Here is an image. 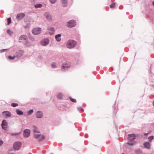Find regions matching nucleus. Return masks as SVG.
<instances>
[{"label":"nucleus","mask_w":154,"mask_h":154,"mask_svg":"<svg viewBox=\"0 0 154 154\" xmlns=\"http://www.w3.org/2000/svg\"><path fill=\"white\" fill-rule=\"evenodd\" d=\"M2 115L5 117H10L11 116V114L9 112L6 111L2 112Z\"/></svg>","instance_id":"nucleus-9"},{"label":"nucleus","mask_w":154,"mask_h":154,"mask_svg":"<svg viewBox=\"0 0 154 154\" xmlns=\"http://www.w3.org/2000/svg\"><path fill=\"white\" fill-rule=\"evenodd\" d=\"M42 5L41 4H37L35 5V8H40L42 7Z\"/></svg>","instance_id":"nucleus-24"},{"label":"nucleus","mask_w":154,"mask_h":154,"mask_svg":"<svg viewBox=\"0 0 154 154\" xmlns=\"http://www.w3.org/2000/svg\"><path fill=\"white\" fill-rule=\"evenodd\" d=\"M144 147L147 149H150V145L149 143L148 142H145L143 143Z\"/></svg>","instance_id":"nucleus-16"},{"label":"nucleus","mask_w":154,"mask_h":154,"mask_svg":"<svg viewBox=\"0 0 154 154\" xmlns=\"http://www.w3.org/2000/svg\"><path fill=\"white\" fill-rule=\"evenodd\" d=\"M33 112V110L31 109L29 110L28 112V115H30Z\"/></svg>","instance_id":"nucleus-30"},{"label":"nucleus","mask_w":154,"mask_h":154,"mask_svg":"<svg viewBox=\"0 0 154 154\" xmlns=\"http://www.w3.org/2000/svg\"><path fill=\"white\" fill-rule=\"evenodd\" d=\"M33 131L34 133H38V132H40L38 128L35 126L33 127Z\"/></svg>","instance_id":"nucleus-20"},{"label":"nucleus","mask_w":154,"mask_h":154,"mask_svg":"<svg viewBox=\"0 0 154 154\" xmlns=\"http://www.w3.org/2000/svg\"><path fill=\"white\" fill-rule=\"evenodd\" d=\"M128 143L129 145H133L135 144H136V143L135 142H131V141H129L128 142Z\"/></svg>","instance_id":"nucleus-25"},{"label":"nucleus","mask_w":154,"mask_h":154,"mask_svg":"<svg viewBox=\"0 0 154 154\" xmlns=\"http://www.w3.org/2000/svg\"><path fill=\"white\" fill-rule=\"evenodd\" d=\"M152 5L154 6V1L152 2Z\"/></svg>","instance_id":"nucleus-41"},{"label":"nucleus","mask_w":154,"mask_h":154,"mask_svg":"<svg viewBox=\"0 0 154 154\" xmlns=\"http://www.w3.org/2000/svg\"><path fill=\"white\" fill-rule=\"evenodd\" d=\"M51 66L55 68L56 67V65L55 63H53L51 64Z\"/></svg>","instance_id":"nucleus-36"},{"label":"nucleus","mask_w":154,"mask_h":154,"mask_svg":"<svg viewBox=\"0 0 154 154\" xmlns=\"http://www.w3.org/2000/svg\"><path fill=\"white\" fill-rule=\"evenodd\" d=\"M49 32L50 34H53L54 32V30L53 28H50L49 29Z\"/></svg>","instance_id":"nucleus-21"},{"label":"nucleus","mask_w":154,"mask_h":154,"mask_svg":"<svg viewBox=\"0 0 154 154\" xmlns=\"http://www.w3.org/2000/svg\"><path fill=\"white\" fill-rule=\"evenodd\" d=\"M7 50H8L7 49H2V50H0V51L1 52H4L7 51Z\"/></svg>","instance_id":"nucleus-37"},{"label":"nucleus","mask_w":154,"mask_h":154,"mask_svg":"<svg viewBox=\"0 0 154 154\" xmlns=\"http://www.w3.org/2000/svg\"><path fill=\"white\" fill-rule=\"evenodd\" d=\"M41 29L40 28H36L34 29L32 31V33L34 35H38L40 33Z\"/></svg>","instance_id":"nucleus-6"},{"label":"nucleus","mask_w":154,"mask_h":154,"mask_svg":"<svg viewBox=\"0 0 154 154\" xmlns=\"http://www.w3.org/2000/svg\"><path fill=\"white\" fill-rule=\"evenodd\" d=\"M135 135L134 134H128V139L129 141H132L135 139Z\"/></svg>","instance_id":"nucleus-8"},{"label":"nucleus","mask_w":154,"mask_h":154,"mask_svg":"<svg viewBox=\"0 0 154 154\" xmlns=\"http://www.w3.org/2000/svg\"><path fill=\"white\" fill-rule=\"evenodd\" d=\"M70 100L73 102H76V100L75 99L73 98H70Z\"/></svg>","instance_id":"nucleus-35"},{"label":"nucleus","mask_w":154,"mask_h":154,"mask_svg":"<svg viewBox=\"0 0 154 154\" xmlns=\"http://www.w3.org/2000/svg\"><path fill=\"white\" fill-rule=\"evenodd\" d=\"M115 5V3H112L110 6V7L111 8H114Z\"/></svg>","instance_id":"nucleus-32"},{"label":"nucleus","mask_w":154,"mask_h":154,"mask_svg":"<svg viewBox=\"0 0 154 154\" xmlns=\"http://www.w3.org/2000/svg\"><path fill=\"white\" fill-rule=\"evenodd\" d=\"M57 97L58 99H60L63 98V95L62 94L59 93L57 95Z\"/></svg>","instance_id":"nucleus-23"},{"label":"nucleus","mask_w":154,"mask_h":154,"mask_svg":"<svg viewBox=\"0 0 154 154\" xmlns=\"http://www.w3.org/2000/svg\"><path fill=\"white\" fill-rule=\"evenodd\" d=\"M7 32L8 34H9L10 35H11L13 33V32L11 31L10 30V29H8L7 30Z\"/></svg>","instance_id":"nucleus-27"},{"label":"nucleus","mask_w":154,"mask_h":154,"mask_svg":"<svg viewBox=\"0 0 154 154\" xmlns=\"http://www.w3.org/2000/svg\"><path fill=\"white\" fill-rule=\"evenodd\" d=\"M45 17L48 21H50L52 20V17L48 13H46L44 14Z\"/></svg>","instance_id":"nucleus-12"},{"label":"nucleus","mask_w":154,"mask_h":154,"mask_svg":"<svg viewBox=\"0 0 154 154\" xmlns=\"http://www.w3.org/2000/svg\"><path fill=\"white\" fill-rule=\"evenodd\" d=\"M2 128L5 130H6L8 128V123L5 120H4L2 122Z\"/></svg>","instance_id":"nucleus-7"},{"label":"nucleus","mask_w":154,"mask_h":154,"mask_svg":"<svg viewBox=\"0 0 154 154\" xmlns=\"http://www.w3.org/2000/svg\"><path fill=\"white\" fill-rule=\"evenodd\" d=\"M49 42V41L48 39H44L41 42V45L43 46H46L48 44Z\"/></svg>","instance_id":"nucleus-11"},{"label":"nucleus","mask_w":154,"mask_h":154,"mask_svg":"<svg viewBox=\"0 0 154 154\" xmlns=\"http://www.w3.org/2000/svg\"><path fill=\"white\" fill-rule=\"evenodd\" d=\"M70 66L67 64H63L62 66V69L65 70L66 69L69 68Z\"/></svg>","instance_id":"nucleus-18"},{"label":"nucleus","mask_w":154,"mask_h":154,"mask_svg":"<svg viewBox=\"0 0 154 154\" xmlns=\"http://www.w3.org/2000/svg\"><path fill=\"white\" fill-rule=\"evenodd\" d=\"M76 22L74 20H71L69 21L66 24L67 27L69 28H72L76 25Z\"/></svg>","instance_id":"nucleus-3"},{"label":"nucleus","mask_w":154,"mask_h":154,"mask_svg":"<svg viewBox=\"0 0 154 154\" xmlns=\"http://www.w3.org/2000/svg\"><path fill=\"white\" fill-rule=\"evenodd\" d=\"M28 27V26H24V27L25 28H27V27Z\"/></svg>","instance_id":"nucleus-40"},{"label":"nucleus","mask_w":154,"mask_h":154,"mask_svg":"<svg viewBox=\"0 0 154 154\" xmlns=\"http://www.w3.org/2000/svg\"><path fill=\"white\" fill-rule=\"evenodd\" d=\"M21 146V143L20 142H15L13 145L14 149L16 150H19Z\"/></svg>","instance_id":"nucleus-4"},{"label":"nucleus","mask_w":154,"mask_h":154,"mask_svg":"<svg viewBox=\"0 0 154 154\" xmlns=\"http://www.w3.org/2000/svg\"><path fill=\"white\" fill-rule=\"evenodd\" d=\"M61 2L63 6L66 7L67 5L68 0H61Z\"/></svg>","instance_id":"nucleus-15"},{"label":"nucleus","mask_w":154,"mask_h":154,"mask_svg":"<svg viewBox=\"0 0 154 154\" xmlns=\"http://www.w3.org/2000/svg\"><path fill=\"white\" fill-rule=\"evenodd\" d=\"M25 14L23 13H20L17 14L16 19L17 20H20L23 19L25 16Z\"/></svg>","instance_id":"nucleus-10"},{"label":"nucleus","mask_w":154,"mask_h":154,"mask_svg":"<svg viewBox=\"0 0 154 154\" xmlns=\"http://www.w3.org/2000/svg\"><path fill=\"white\" fill-rule=\"evenodd\" d=\"M8 25H9L11 22V17L7 19Z\"/></svg>","instance_id":"nucleus-28"},{"label":"nucleus","mask_w":154,"mask_h":154,"mask_svg":"<svg viewBox=\"0 0 154 154\" xmlns=\"http://www.w3.org/2000/svg\"><path fill=\"white\" fill-rule=\"evenodd\" d=\"M23 51L22 50H19L17 53V56L18 57H21L23 55Z\"/></svg>","instance_id":"nucleus-17"},{"label":"nucleus","mask_w":154,"mask_h":154,"mask_svg":"<svg viewBox=\"0 0 154 154\" xmlns=\"http://www.w3.org/2000/svg\"><path fill=\"white\" fill-rule=\"evenodd\" d=\"M15 57V56H14L13 57H12L11 56H10L8 57V58L9 60H13L14 59Z\"/></svg>","instance_id":"nucleus-29"},{"label":"nucleus","mask_w":154,"mask_h":154,"mask_svg":"<svg viewBox=\"0 0 154 154\" xmlns=\"http://www.w3.org/2000/svg\"><path fill=\"white\" fill-rule=\"evenodd\" d=\"M33 136L36 139L38 138L39 141L43 140L45 138V136L43 135H41L40 132H38V133H34Z\"/></svg>","instance_id":"nucleus-2"},{"label":"nucleus","mask_w":154,"mask_h":154,"mask_svg":"<svg viewBox=\"0 0 154 154\" xmlns=\"http://www.w3.org/2000/svg\"><path fill=\"white\" fill-rule=\"evenodd\" d=\"M21 133H11V134L12 136H15V135H17Z\"/></svg>","instance_id":"nucleus-31"},{"label":"nucleus","mask_w":154,"mask_h":154,"mask_svg":"<svg viewBox=\"0 0 154 154\" xmlns=\"http://www.w3.org/2000/svg\"><path fill=\"white\" fill-rule=\"evenodd\" d=\"M153 138V136H151L150 137H148V139L149 140V141H151L152 140Z\"/></svg>","instance_id":"nucleus-34"},{"label":"nucleus","mask_w":154,"mask_h":154,"mask_svg":"<svg viewBox=\"0 0 154 154\" xmlns=\"http://www.w3.org/2000/svg\"><path fill=\"white\" fill-rule=\"evenodd\" d=\"M30 134V131L29 129H25L23 131V136L24 137L27 138L29 137Z\"/></svg>","instance_id":"nucleus-5"},{"label":"nucleus","mask_w":154,"mask_h":154,"mask_svg":"<svg viewBox=\"0 0 154 154\" xmlns=\"http://www.w3.org/2000/svg\"><path fill=\"white\" fill-rule=\"evenodd\" d=\"M11 105L13 107H16L18 105L17 103H12Z\"/></svg>","instance_id":"nucleus-26"},{"label":"nucleus","mask_w":154,"mask_h":154,"mask_svg":"<svg viewBox=\"0 0 154 154\" xmlns=\"http://www.w3.org/2000/svg\"><path fill=\"white\" fill-rule=\"evenodd\" d=\"M27 36L26 35H23L20 37L19 38V41L20 42L22 41V40H26V39Z\"/></svg>","instance_id":"nucleus-14"},{"label":"nucleus","mask_w":154,"mask_h":154,"mask_svg":"<svg viewBox=\"0 0 154 154\" xmlns=\"http://www.w3.org/2000/svg\"><path fill=\"white\" fill-rule=\"evenodd\" d=\"M148 134V133H145V134H144V135H146H146H147Z\"/></svg>","instance_id":"nucleus-39"},{"label":"nucleus","mask_w":154,"mask_h":154,"mask_svg":"<svg viewBox=\"0 0 154 154\" xmlns=\"http://www.w3.org/2000/svg\"><path fill=\"white\" fill-rule=\"evenodd\" d=\"M17 113L19 115H22L23 114V112L21 110L18 109H17L16 110Z\"/></svg>","instance_id":"nucleus-22"},{"label":"nucleus","mask_w":154,"mask_h":154,"mask_svg":"<svg viewBox=\"0 0 154 154\" xmlns=\"http://www.w3.org/2000/svg\"><path fill=\"white\" fill-rule=\"evenodd\" d=\"M43 114L42 112L40 111H38L36 113V117L37 118H42Z\"/></svg>","instance_id":"nucleus-13"},{"label":"nucleus","mask_w":154,"mask_h":154,"mask_svg":"<svg viewBox=\"0 0 154 154\" xmlns=\"http://www.w3.org/2000/svg\"><path fill=\"white\" fill-rule=\"evenodd\" d=\"M3 143V142L0 139V146Z\"/></svg>","instance_id":"nucleus-38"},{"label":"nucleus","mask_w":154,"mask_h":154,"mask_svg":"<svg viewBox=\"0 0 154 154\" xmlns=\"http://www.w3.org/2000/svg\"><path fill=\"white\" fill-rule=\"evenodd\" d=\"M61 34H58L55 36V38L57 41L60 42L61 39Z\"/></svg>","instance_id":"nucleus-19"},{"label":"nucleus","mask_w":154,"mask_h":154,"mask_svg":"<svg viewBox=\"0 0 154 154\" xmlns=\"http://www.w3.org/2000/svg\"><path fill=\"white\" fill-rule=\"evenodd\" d=\"M50 1L52 4H54L56 2L57 0H50Z\"/></svg>","instance_id":"nucleus-33"},{"label":"nucleus","mask_w":154,"mask_h":154,"mask_svg":"<svg viewBox=\"0 0 154 154\" xmlns=\"http://www.w3.org/2000/svg\"><path fill=\"white\" fill-rule=\"evenodd\" d=\"M76 44V42L72 40H69L67 42L66 46L68 48L71 49L74 48Z\"/></svg>","instance_id":"nucleus-1"}]
</instances>
